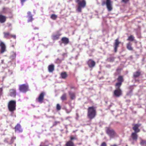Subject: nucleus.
<instances>
[{"label": "nucleus", "instance_id": "obj_1", "mask_svg": "<svg viewBox=\"0 0 146 146\" xmlns=\"http://www.w3.org/2000/svg\"><path fill=\"white\" fill-rule=\"evenodd\" d=\"M96 107L94 106L89 107L88 108L87 115L90 120L94 118L96 115Z\"/></svg>", "mask_w": 146, "mask_h": 146}, {"label": "nucleus", "instance_id": "obj_2", "mask_svg": "<svg viewBox=\"0 0 146 146\" xmlns=\"http://www.w3.org/2000/svg\"><path fill=\"white\" fill-rule=\"evenodd\" d=\"M75 2L78 5L76 11L80 13L82 11V9L85 7L86 5V2L85 0H75Z\"/></svg>", "mask_w": 146, "mask_h": 146}, {"label": "nucleus", "instance_id": "obj_3", "mask_svg": "<svg viewBox=\"0 0 146 146\" xmlns=\"http://www.w3.org/2000/svg\"><path fill=\"white\" fill-rule=\"evenodd\" d=\"M105 131L110 138H113L117 136V133L115 130L110 127L105 128Z\"/></svg>", "mask_w": 146, "mask_h": 146}, {"label": "nucleus", "instance_id": "obj_4", "mask_svg": "<svg viewBox=\"0 0 146 146\" xmlns=\"http://www.w3.org/2000/svg\"><path fill=\"white\" fill-rule=\"evenodd\" d=\"M16 101L11 100L9 102L8 105V108L9 111L11 112H13L16 109Z\"/></svg>", "mask_w": 146, "mask_h": 146}, {"label": "nucleus", "instance_id": "obj_5", "mask_svg": "<svg viewBox=\"0 0 146 146\" xmlns=\"http://www.w3.org/2000/svg\"><path fill=\"white\" fill-rule=\"evenodd\" d=\"M112 3L113 1L111 0H106V1H104L102 2V5H106L108 11H111L113 9Z\"/></svg>", "mask_w": 146, "mask_h": 146}, {"label": "nucleus", "instance_id": "obj_6", "mask_svg": "<svg viewBox=\"0 0 146 146\" xmlns=\"http://www.w3.org/2000/svg\"><path fill=\"white\" fill-rule=\"evenodd\" d=\"M19 90L21 92L25 93L29 90V86L26 84H23L19 85Z\"/></svg>", "mask_w": 146, "mask_h": 146}, {"label": "nucleus", "instance_id": "obj_7", "mask_svg": "<svg viewBox=\"0 0 146 146\" xmlns=\"http://www.w3.org/2000/svg\"><path fill=\"white\" fill-rule=\"evenodd\" d=\"M122 92L121 89H115L113 91V95L114 97L119 98L122 95Z\"/></svg>", "mask_w": 146, "mask_h": 146}, {"label": "nucleus", "instance_id": "obj_8", "mask_svg": "<svg viewBox=\"0 0 146 146\" xmlns=\"http://www.w3.org/2000/svg\"><path fill=\"white\" fill-rule=\"evenodd\" d=\"M45 95V93L44 92H41L39 95L38 98L36 99V100H38V102L40 103H42Z\"/></svg>", "mask_w": 146, "mask_h": 146}, {"label": "nucleus", "instance_id": "obj_9", "mask_svg": "<svg viewBox=\"0 0 146 146\" xmlns=\"http://www.w3.org/2000/svg\"><path fill=\"white\" fill-rule=\"evenodd\" d=\"M137 133L135 132H133L131 133V138H129V141H131L132 140L133 141H137L138 137V135Z\"/></svg>", "mask_w": 146, "mask_h": 146}, {"label": "nucleus", "instance_id": "obj_10", "mask_svg": "<svg viewBox=\"0 0 146 146\" xmlns=\"http://www.w3.org/2000/svg\"><path fill=\"white\" fill-rule=\"evenodd\" d=\"M120 43V42L119 41L118 38H117L115 40L113 46L114 51L115 52H117V48L119 47V45Z\"/></svg>", "mask_w": 146, "mask_h": 146}, {"label": "nucleus", "instance_id": "obj_11", "mask_svg": "<svg viewBox=\"0 0 146 146\" xmlns=\"http://www.w3.org/2000/svg\"><path fill=\"white\" fill-rule=\"evenodd\" d=\"M141 125L140 124H133V127L132 129L134 131V132L138 133L140 131V129L139 128V127Z\"/></svg>", "mask_w": 146, "mask_h": 146}, {"label": "nucleus", "instance_id": "obj_12", "mask_svg": "<svg viewBox=\"0 0 146 146\" xmlns=\"http://www.w3.org/2000/svg\"><path fill=\"white\" fill-rule=\"evenodd\" d=\"M87 64L90 68H92L95 66L96 62L90 59L87 61Z\"/></svg>", "mask_w": 146, "mask_h": 146}, {"label": "nucleus", "instance_id": "obj_13", "mask_svg": "<svg viewBox=\"0 0 146 146\" xmlns=\"http://www.w3.org/2000/svg\"><path fill=\"white\" fill-rule=\"evenodd\" d=\"M0 47H1V53H3L6 51V46L3 42H1L0 43Z\"/></svg>", "mask_w": 146, "mask_h": 146}, {"label": "nucleus", "instance_id": "obj_14", "mask_svg": "<svg viewBox=\"0 0 146 146\" xmlns=\"http://www.w3.org/2000/svg\"><path fill=\"white\" fill-rule=\"evenodd\" d=\"M9 95L11 97H15L16 95V92L15 89H11L9 90Z\"/></svg>", "mask_w": 146, "mask_h": 146}, {"label": "nucleus", "instance_id": "obj_15", "mask_svg": "<svg viewBox=\"0 0 146 146\" xmlns=\"http://www.w3.org/2000/svg\"><path fill=\"white\" fill-rule=\"evenodd\" d=\"M15 131L18 133H21L23 131V129L21 128V125L17 124L15 127Z\"/></svg>", "mask_w": 146, "mask_h": 146}, {"label": "nucleus", "instance_id": "obj_16", "mask_svg": "<svg viewBox=\"0 0 146 146\" xmlns=\"http://www.w3.org/2000/svg\"><path fill=\"white\" fill-rule=\"evenodd\" d=\"M6 17L1 14H0V23H5L6 21Z\"/></svg>", "mask_w": 146, "mask_h": 146}, {"label": "nucleus", "instance_id": "obj_17", "mask_svg": "<svg viewBox=\"0 0 146 146\" xmlns=\"http://www.w3.org/2000/svg\"><path fill=\"white\" fill-rule=\"evenodd\" d=\"M61 41L62 43L65 45L68 44L69 43V39L68 38L64 37L62 38Z\"/></svg>", "mask_w": 146, "mask_h": 146}, {"label": "nucleus", "instance_id": "obj_18", "mask_svg": "<svg viewBox=\"0 0 146 146\" xmlns=\"http://www.w3.org/2000/svg\"><path fill=\"white\" fill-rule=\"evenodd\" d=\"M68 93L70 96V99L72 100H73L76 98V95L75 93L69 91L68 92Z\"/></svg>", "mask_w": 146, "mask_h": 146}, {"label": "nucleus", "instance_id": "obj_19", "mask_svg": "<svg viewBox=\"0 0 146 146\" xmlns=\"http://www.w3.org/2000/svg\"><path fill=\"white\" fill-rule=\"evenodd\" d=\"M132 44L131 42H129L126 44V47L127 49L129 50L132 51L133 48L131 46Z\"/></svg>", "mask_w": 146, "mask_h": 146}, {"label": "nucleus", "instance_id": "obj_20", "mask_svg": "<svg viewBox=\"0 0 146 146\" xmlns=\"http://www.w3.org/2000/svg\"><path fill=\"white\" fill-rule=\"evenodd\" d=\"M61 78L63 79H66L68 76V74L66 72H63L60 74Z\"/></svg>", "mask_w": 146, "mask_h": 146}, {"label": "nucleus", "instance_id": "obj_21", "mask_svg": "<svg viewBox=\"0 0 146 146\" xmlns=\"http://www.w3.org/2000/svg\"><path fill=\"white\" fill-rule=\"evenodd\" d=\"M65 145L66 146H74V144L72 141L69 140L66 142Z\"/></svg>", "mask_w": 146, "mask_h": 146}, {"label": "nucleus", "instance_id": "obj_22", "mask_svg": "<svg viewBox=\"0 0 146 146\" xmlns=\"http://www.w3.org/2000/svg\"><path fill=\"white\" fill-rule=\"evenodd\" d=\"M54 70V65L53 64H51L48 66V70L49 72H52Z\"/></svg>", "mask_w": 146, "mask_h": 146}, {"label": "nucleus", "instance_id": "obj_23", "mask_svg": "<svg viewBox=\"0 0 146 146\" xmlns=\"http://www.w3.org/2000/svg\"><path fill=\"white\" fill-rule=\"evenodd\" d=\"M141 74V72L139 71H136L133 74V77L136 78L139 77Z\"/></svg>", "mask_w": 146, "mask_h": 146}, {"label": "nucleus", "instance_id": "obj_24", "mask_svg": "<svg viewBox=\"0 0 146 146\" xmlns=\"http://www.w3.org/2000/svg\"><path fill=\"white\" fill-rule=\"evenodd\" d=\"M117 79L118 82L121 84H122V82L124 80L123 77L122 76H119L117 78Z\"/></svg>", "mask_w": 146, "mask_h": 146}, {"label": "nucleus", "instance_id": "obj_25", "mask_svg": "<svg viewBox=\"0 0 146 146\" xmlns=\"http://www.w3.org/2000/svg\"><path fill=\"white\" fill-rule=\"evenodd\" d=\"M4 37L5 38H9L11 34L9 32H4L3 33Z\"/></svg>", "mask_w": 146, "mask_h": 146}, {"label": "nucleus", "instance_id": "obj_26", "mask_svg": "<svg viewBox=\"0 0 146 146\" xmlns=\"http://www.w3.org/2000/svg\"><path fill=\"white\" fill-rule=\"evenodd\" d=\"M60 35L58 34L56 35H54L52 36V39L53 40H55L58 39Z\"/></svg>", "mask_w": 146, "mask_h": 146}, {"label": "nucleus", "instance_id": "obj_27", "mask_svg": "<svg viewBox=\"0 0 146 146\" xmlns=\"http://www.w3.org/2000/svg\"><path fill=\"white\" fill-rule=\"evenodd\" d=\"M122 84L119 82L116 83L115 85V89H121L120 88Z\"/></svg>", "mask_w": 146, "mask_h": 146}, {"label": "nucleus", "instance_id": "obj_28", "mask_svg": "<svg viewBox=\"0 0 146 146\" xmlns=\"http://www.w3.org/2000/svg\"><path fill=\"white\" fill-rule=\"evenodd\" d=\"M134 37L132 35H131L129 36L127 39V40L130 41H133L134 40Z\"/></svg>", "mask_w": 146, "mask_h": 146}, {"label": "nucleus", "instance_id": "obj_29", "mask_svg": "<svg viewBox=\"0 0 146 146\" xmlns=\"http://www.w3.org/2000/svg\"><path fill=\"white\" fill-rule=\"evenodd\" d=\"M115 58L113 57H110L107 58V61L110 62H113L115 60Z\"/></svg>", "mask_w": 146, "mask_h": 146}, {"label": "nucleus", "instance_id": "obj_30", "mask_svg": "<svg viewBox=\"0 0 146 146\" xmlns=\"http://www.w3.org/2000/svg\"><path fill=\"white\" fill-rule=\"evenodd\" d=\"M140 144L141 145L146 146V140L141 139Z\"/></svg>", "mask_w": 146, "mask_h": 146}, {"label": "nucleus", "instance_id": "obj_31", "mask_svg": "<svg viewBox=\"0 0 146 146\" xmlns=\"http://www.w3.org/2000/svg\"><path fill=\"white\" fill-rule=\"evenodd\" d=\"M61 99L63 101L67 99L66 95V94H63L61 97Z\"/></svg>", "mask_w": 146, "mask_h": 146}, {"label": "nucleus", "instance_id": "obj_32", "mask_svg": "<svg viewBox=\"0 0 146 146\" xmlns=\"http://www.w3.org/2000/svg\"><path fill=\"white\" fill-rule=\"evenodd\" d=\"M57 18V16L55 14H52L50 16V18L54 20L56 19Z\"/></svg>", "mask_w": 146, "mask_h": 146}, {"label": "nucleus", "instance_id": "obj_33", "mask_svg": "<svg viewBox=\"0 0 146 146\" xmlns=\"http://www.w3.org/2000/svg\"><path fill=\"white\" fill-rule=\"evenodd\" d=\"M9 9L7 8H3V13H6L8 12Z\"/></svg>", "mask_w": 146, "mask_h": 146}, {"label": "nucleus", "instance_id": "obj_34", "mask_svg": "<svg viewBox=\"0 0 146 146\" xmlns=\"http://www.w3.org/2000/svg\"><path fill=\"white\" fill-rule=\"evenodd\" d=\"M27 17L28 18V19L27 21L28 22H32L33 19V16L28 17Z\"/></svg>", "mask_w": 146, "mask_h": 146}, {"label": "nucleus", "instance_id": "obj_35", "mask_svg": "<svg viewBox=\"0 0 146 146\" xmlns=\"http://www.w3.org/2000/svg\"><path fill=\"white\" fill-rule=\"evenodd\" d=\"M129 1V0H121V2L125 4L127 3Z\"/></svg>", "mask_w": 146, "mask_h": 146}, {"label": "nucleus", "instance_id": "obj_36", "mask_svg": "<svg viewBox=\"0 0 146 146\" xmlns=\"http://www.w3.org/2000/svg\"><path fill=\"white\" fill-rule=\"evenodd\" d=\"M56 109L57 110H60L61 109V106L58 104H57L56 107Z\"/></svg>", "mask_w": 146, "mask_h": 146}, {"label": "nucleus", "instance_id": "obj_37", "mask_svg": "<svg viewBox=\"0 0 146 146\" xmlns=\"http://www.w3.org/2000/svg\"><path fill=\"white\" fill-rule=\"evenodd\" d=\"M100 146H107V145L106 143L105 142H104L101 143Z\"/></svg>", "mask_w": 146, "mask_h": 146}, {"label": "nucleus", "instance_id": "obj_38", "mask_svg": "<svg viewBox=\"0 0 146 146\" xmlns=\"http://www.w3.org/2000/svg\"><path fill=\"white\" fill-rule=\"evenodd\" d=\"M70 140L72 141L74 139H76L75 137H74L72 136H71L70 137Z\"/></svg>", "mask_w": 146, "mask_h": 146}, {"label": "nucleus", "instance_id": "obj_39", "mask_svg": "<svg viewBox=\"0 0 146 146\" xmlns=\"http://www.w3.org/2000/svg\"><path fill=\"white\" fill-rule=\"evenodd\" d=\"M27 14L28 15L27 16V17L32 16L31 14V13L30 11H28L27 12Z\"/></svg>", "mask_w": 146, "mask_h": 146}, {"label": "nucleus", "instance_id": "obj_40", "mask_svg": "<svg viewBox=\"0 0 146 146\" xmlns=\"http://www.w3.org/2000/svg\"><path fill=\"white\" fill-rule=\"evenodd\" d=\"M10 37H12V38H14V39H15L16 38V35H12L11 34L10 36Z\"/></svg>", "mask_w": 146, "mask_h": 146}, {"label": "nucleus", "instance_id": "obj_41", "mask_svg": "<svg viewBox=\"0 0 146 146\" xmlns=\"http://www.w3.org/2000/svg\"><path fill=\"white\" fill-rule=\"evenodd\" d=\"M3 89L2 88H0V96L1 95L3 94Z\"/></svg>", "mask_w": 146, "mask_h": 146}, {"label": "nucleus", "instance_id": "obj_42", "mask_svg": "<svg viewBox=\"0 0 146 146\" xmlns=\"http://www.w3.org/2000/svg\"><path fill=\"white\" fill-rule=\"evenodd\" d=\"M44 144V143L43 142H41V143L40 144V145L39 146H48L47 145H43Z\"/></svg>", "mask_w": 146, "mask_h": 146}, {"label": "nucleus", "instance_id": "obj_43", "mask_svg": "<svg viewBox=\"0 0 146 146\" xmlns=\"http://www.w3.org/2000/svg\"><path fill=\"white\" fill-rule=\"evenodd\" d=\"M21 3L22 4H23V3L26 1V0H21Z\"/></svg>", "mask_w": 146, "mask_h": 146}, {"label": "nucleus", "instance_id": "obj_44", "mask_svg": "<svg viewBox=\"0 0 146 146\" xmlns=\"http://www.w3.org/2000/svg\"><path fill=\"white\" fill-rule=\"evenodd\" d=\"M110 146H118V145L116 144H114L111 145Z\"/></svg>", "mask_w": 146, "mask_h": 146}, {"label": "nucleus", "instance_id": "obj_45", "mask_svg": "<svg viewBox=\"0 0 146 146\" xmlns=\"http://www.w3.org/2000/svg\"><path fill=\"white\" fill-rule=\"evenodd\" d=\"M66 54V53H64L62 54V55L63 56H64Z\"/></svg>", "mask_w": 146, "mask_h": 146}, {"label": "nucleus", "instance_id": "obj_46", "mask_svg": "<svg viewBox=\"0 0 146 146\" xmlns=\"http://www.w3.org/2000/svg\"><path fill=\"white\" fill-rule=\"evenodd\" d=\"M11 46H12V47H14V45H13V44H12V45H11Z\"/></svg>", "mask_w": 146, "mask_h": 146}, {"label": "nucleus", "instance_id": "obj_47", "mask_svg": "<svg viewBox=\"0 0 146 146\" xmlns=\"http://www.w3.org/2000/svg\"><path fill=\"white\" fill-rule=\"evenodd\" d=\"M73 88H73V87H71V89H73Z\"/></svg>", "mask_w": 146, "mask_h": 146}]
</instances>
